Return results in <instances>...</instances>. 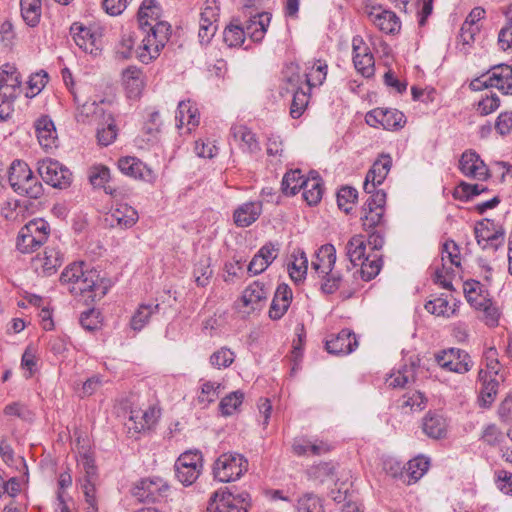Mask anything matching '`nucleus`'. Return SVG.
<instances>
[{
	"instance_id": "f257e3e1",
	"label": "nucleus",
	"mask_w": 512,
	"mask_h": 512,
	"mask_svg": "<svg viewBox=\"0 0 512 512\" xmlns=\"http://www.w3.org/2000/svg\"><path fill=\"white\" fill-rule=\"evenodd\" d=\"M60 282L68 286L72 295L83 296L88 293V298L92 300L97 296H104L108 289L100 277V272L84 261H76L66 266L60 275Z\"/></svg>"
},
{
	"instance_id": "f03ea898",
	"label": "nucleus",
	"mask_w": 512,
	"mask_h": 512,
	"mask_svg": "<svg viewBox=\"0 0 512 512\" xmlns=\"http://www.w3.org/2000/svg\"><path fill=\"white\" fill-rule=\"evenodd\" d=\"M138 24L145 34L137 58L142 64H149L160 55L157 33L160 27V7L157 0H143L137 14Z\"/></svg>"
},
{
	"instance_id": "7ed1b4c3",
	"label": "nucleus",
	"mask_w": 512,
	"mask_h": 512,
	"mask_svg": "<svg viewBox=\"0 0 512 512\" xmlns=\"http://www.w3.org/2000/svg\"><path fill=\"white\" fill-rule=\"evenodd\" d=\"M9 184L18 195L30 199H39L43 193V185L34 175L28 164L22 160H14L9 168Z\"/></svg>"
},
{
	"instance_id": "20e7f679",
	"label": "nucleus",
	"mask_w": 512,
	"mask_h": 512,
	"mask_svg": "<svg viewBox=\"0 0 512 512\" xmlns=\"http://www.w3.org/2000/svg\"><path fill=\"white\" fill-rule=\"evenodd\" d=\"M249 462L238 452H225L219 455L213 463L214 480L229 483L240 479L247 471Z\"/></svg>"
},
{
	"instance_id": "39448f33",
	"label": "nucleus",
	"mask_w": 512,
	"mask_h": 512,
	"mask_svg": "<svg viewBox=\"0 0 512 512\" xmlns=\"http://www.w3.org/2000/svg\"><path fill=\"white\" fill-rule=\"evenodd\" d=\"M49 233L50 225L46 220L33 219L20 229L16 247L21 253H32L47 241Z\"/></svg>"
},
{
	"instance_id": "423d86ee",
	"label": "nucleus",
	"mask_w": 512,
	"mask_h": 512,
	"mask_svg": "<svg viewBox=\"0 0 512 512\" xmlns=\"http://www.w3.org/2000/svg\"><path fill=\"white\" fill-rule=\"evenodd\" d=\"M251 497L246 491L232 493L227 487L215 491L207 505L208 512H248Z\"/></svg>"
},
{
	"instance_id": "0eeeda50",
	"label": "nucleus",
	"mask_w": 512,
	"mask_h": 512,
	"mask_svg": "<svg viewBox=\"0 0 512 512\" xmlns=\"http://www.w3.org/2000/svg\"><path fill=\"white\" fill-rule=\"evenodd\" d=\"M203 465L204 458L201 451H185L177 458L174 464L175 476L184 486H190L201 475Z\"/></svg>"
},
{
	"instance_id": "6e6552de",
	"label": "nucleus",
	"mask_w": 512,
	"mask_h": 512,
	"mask_svg": "<svg viewBox=\"0 0 512 512\" xmlns=\"http://www.w3.org/2000/svg\"><path fill=\"white\" fill-rule=\"evenodd\" d=\"M369 197L362 207L360 220L365 231H370L376 228L386 227L384 219L385 205H386V192L379 190L378 192L368 193Z\"/></svg>"
},
{
	"instance_id": "1a4fd4ad",
	"label": "nucleus",
	"mask_w": 512,
	"mask_h": 512,
	"mask_svg": "<svg viewBox=\"0 0 512 512\" xmlns=\"http://www.w3.org/2000/svg\"><path fill=\"white\" fill-rule=\"evenodd\" d=\"M303 79L299 73H293L285 79V86L281 88L280 94L292 93L289 114L293 119L300 118L308 107L310 93L303 89Z\"/></svg>"
},
{
	"instance_id": "9d476101",
	"label": "nucleus",
	"mask_w": 512,
	"mask_h": 512,
	"mask_svg": "<svg viewBox=\"0 0 512 512\" xmlns=\"http://www.w3.org/2000/svg\"><path fill=\"white\" fill-rule=\"evenodd\" d=\"M474 234L477 244L483 250L497 251L504 244V228L496 225L494 220L484 218L478 221L474 227Z\"/></svg>"
},
{
	"instance_id": "9b49d317",
	"label": "nucleus",
	"mask_w": 512,
	"mask_h": 512,
	"mask_svg": "<svg viewBox=\"0 0 512 512\" xmlns=\"http://www.w3.org/2000/svg\"><path fill=\"white\" fill-rule=\"evenodd\" d=\"M38 172L42 180L53 188L65 189L72 183V172L51 158L39 162Z\"/></svg>"
},
{
	"instance_id": "f8f14e48",
	"label": "nucleus",
	"mask_w": 512,
	"mask_h": 512,
	"mask_svg": "<svg viewBox=\"0 0 512 512\" xmlns=\"http://www.w3.org/2000/svg\"><path fill=\"white\" fill-rule=\"evenodd\" d=\"M435 360L441 368L457 374L469 372L474 365L467 351L454 347L438 352L435 355Z\"/></svg>"
},
{
	"instance_id": "ddd939ff",
	"label": "nucleus",
	"mask_w": 512,
	"mask_h": 512,
	"mask_svg": "<svg viewBox=\"0 0 512 512\" xmlns=\"http://www.w3.org/2000/svg\"><path fill=\"white\" fill-rule=\"evenodd\" d=\"M71 32L76 45L85 53L96 57L102 51V33L98 27H86L81 23H73Z\"/></svg>"
},
{
	"instance_id": "4468645a",
	"label": "nucleus",
	"mask_w": 512,
	"mask_h": 512,
	"mask_svg": "<svg viewBox=\"0 0 512 512\" xmlns=\"http://www.w3.org/2000/svg\"><path fill=\"white\" fill-rule=\"evenodd\" d=\"M392 164L393 160L389 153L379 154L366 173L363 184L365 193H374L380 190L377 189V187L380 186L387 178L392 168Z\"/></svg>"
},
{
	"instance_id": "2eb2a0df",
	"label": "nucleus",
	"mask_w": 512,
	"mask_h": 512,
	"mask_svg": "<svg viewBox=\"0 0 512 512\" xmlns=\"http://www.w3.org/2000/svg\"><path fill=\"white\" fill-rule=\"evenodd\" d=\"M366 123L372 127L381 125L385 130H399L405 122V115L397 110L390 108H375L369 111L365 116Z\"/></svg>"
},
{
	"instance_id": "dca6fc26",
	"label": "nucleus",
	"mask_w": 512,
	"mask_h": 512,
	"mask_svg": "<svg viewBox=\"0 0 512 512\" xmlns=\"http://www.w3.org/2000/svg\"><path fill=\"white\" fill-rule=\"evenodd\" d=\"M245 18L243 24L245 34L253 42H261L267 32V28L271 21V14L268 12H255L249 6H245L242 11Z\"/></svg>"
},
{
	"instance_id": "f3484780",
	"label": "nucleus",
	"mask_w": 512,
	"mask_h": 512,
	"mask_svg": "<svg viewBox=\"0 0 512 512\" xmlns=\"http://www.w3.org/2000/svg\"><path fill=\"white\" fill-rule=\"evenodd\" d=\"M460 172L468 178L486 181L491 177L490 170L480 155L474 150H466L459 160Z\"/></svg>"
},
{
	"instance_id": "a211bd4d",
	"label": "nucleus",
	"mask_w": 512,
	"mask_h": 512,
	"mask_svg": "<svg viewBox=\"0 0 512 512\" xmlns=\"http://www.w3.org/2000/svg\"><path fill=\"white\" fill-rule=\"evenodd\" d=\"M419 366L420 359L418 356L404 359V362L397 369H393L389 378L386 379L389 387L405 388L408 384L414 383Z\"/></svg>"
},
{
	"instance_id": "6ab92c4d",
	"label": "nucleus",
	"mask_w": 512,
	"mask_h": 512,
	"mask_svg": "<svg viewBox=\"0 0 512 512\" xmlns=\"http://www.w3.org/2000/svg\"><path fill=\"white\" fill-rule=\"evenodd\" d=\"M61 74L66 87L73 94L74 102L77 104V112L75 114L76 120L82 123L91 121V119L102 109L99 107L96 101H85L84 103L80 104L79 99L74 92L75 81L73 73L67 66H65L62 69Z\"/></svg>"
},
{
	"instance_id": "aec40b11",
	"label": "nucleus",
	"mask_w": 512,
	"mask_h": 512,
	"mask_svg": "<svg viewBox=\"0 0 512 512\" xmlns=\"http://www.w3.org/2000/svg\"><path fill=\"white\" fill-rule=\"evenodd\" d=\"M358 346V341L353 331L342 329L337 334H331L325 341V349L329 354L347 355L353 352Z\"/></svg>"
},
{
	"instance_id": "412c9836",
	"label": "nucleus",
	"mask_w": 512,
	"mask_h": 512,
	"mask_svg": "<svg viewBox=\"0 0 512 512\" xmlns=\"http://www.w3.org/2000/svg\"><path fill=\"white\" fill-rule=\"evenodd\" d=\"M449 423L438 411H428L421 420L422 432L430 439H444L448 433Z\"/></svg>"
},
{
	"instance_id": "4be33fe9",
	"label": "nucleus",
	"mask_w": 512,
	"mask_h": 512,
	"mask_svg": "<svg viewBox=\"0 0 512 512\" xmlns=\"http://www.w3.org/2000/svg\"><path fill=\"white\" fill-rule=\"evenodd\" d=\"M63 254L55 247H47L43 256L33 259L32 265L38 275L48 277L56 273L63 263Z\"/></svg>"
},
{
	"instance_id": "5701e85b",
	"label": "nucleus",
	"mask_w": 512,
	"mask_h": 512,
	"mask_svg": "<svg viewBox=\"0 0 512 512\" xmlns=\"http://www.w3.org/2000/svg\"><path fill=\"white\" fill-rule=\"evenodd\" d=\"M219 16V8L210 5L208 2L200 13V27L198 32L201 44H208L217 31V19Z\"/></svg>"
},
{
	"instance_id": "b1692460",
	"label": "nucleus",
	"mask_w": 512,
	"mask_h": 512,
	"mask_svg": "<svg viewBox=\"0 0 512 512\" xmlns=\"http://www.w3.org/2000/svg\"><path fill=\"white\" fill-rule=\"evenodd\" d=\"M293 299L292 289L286 283L278 284L270 308L269 318L271 320H280L288 311Z\"/></svg>"
},
{
	"instance_id": "393cba45",
	"label": "nucleus",
	"mask_w": 512,
	"mask_h": 512,
	"mask_svg": "<svg viewBox=\"0 0 512 512\" xmlns=\"http://www.w3.org/2000/svg\"><path fill=\"white\" fill-rule=\"evenodd\" d=\"M160 415V408L152 406L146 411L133 410L131 411L129 421L126 423L129 430L135 432H142L150 430L155 427Z\"/></svg>"
},
{
	"instance_id": "a878e982",
	"label": "nucleus",
	"mask_w": 512,
	"mask_h": 512,
	"mask_svg": "<svg viewBox=\"0 0 512 512\" xmlns=\"http://www.w3.org/2000/svg\"><path fill=\"white\" fill-rule=\"evenodd\" d=\"M478 380L481 382V388L478 395V404L481 408H490L498 393L499 381L496 377L489 376L487 371L480 369Z\"/></svg>"
},
{
	"instance_id": "bb28decb",
	"label": "nucleus",
	"mask_w": 512,
	"mask_h": 512,
	"mask_svg": "<svg viewBox=\"0 0 512 512\" xmlns=\"http://www.w3.org/2000/svg\"><path fill=\"white\" fill-rule=\"evenodd\" d=\"M138 218V212L132 206L119 204L111 211L110 215L105 218V221L108 222L111 227L128 229L136 224Z\"/></svg>"
},
{
	"instance_id": "cd10ccee",
	"label": "nucleus",
	"mask_w": 512,
	"mask_h": 512,
	"mask_svg": "<svg viewBox=\"0 0 512 512\" xmlns=\"http://www.w3.org/2000/svg\"><path fill=\"white\" fill-rule=\"evenodd\" d=\"M262 202L249 201L238 206L233 212V221L237 227L252 225L262 214Z\"/></svg>"
},
{
	"instance_id": "c85d7f7f",
	"label": "nucleus",
	"mask_w": 512,
	"mask_h": 512,
	"mask_svg": "<svg viewBox=\"0 0 512 512\" xmlns=\"http://www.w3.org/2000/svg\"><path fill=\"white\" fill-rule=\"evenodd\" d=\"M301 184L303 199L309 206H316L322 199L324 193V182L319 173L315 170L309 172L308 177Z\"/></svg>"
},
{
	"instance_id": "c756f323",
	"label": "nucleus",
	"mask_w": 512,
	"mask_h": 512,
	"mask_svg": "<svg viewBox=\"0 0 512 512\" xmlns=\"http://www.w3.org/2000/svg\"><path fill=\"white\" fill-rule=\"evenodd\" d=\"M373 37L367 36L364 39L361 35H356L352 39V64H375L373 52Z\"/></svg>"
},
{
	"instance_id": "7c9ffc66",
	"label": "nucleus",
	"mask_w": 512,
	"mask_h": 512,
	"mask_svg": "<svg viewBox=\"0 0 512 512\" xmlns=\"http://www.w3.org/2000/svg\"><path fill=\"white\" fill-rule=\"evenodd\" d=\"M118 168L124 174L132 178L152 181V170L136 157L126 156L118 160Z\"/></svg>"
},
{
	"instance_id": "2f4dec72",
	"label": "nucleus",
	"mask_w": 512,
	"mask_h": 512,
	"mask_svg": "<svg viewBox=\"0 0 512 512\" xmlns=\"http://www.w3.org/2000/svg\"><path fill=\"white\" fill-rule=\"evenodd\" d=\"M123 85L126 95L130 99H137L144 89L143 72L137 66H127L122 72Z\"/></svg>"
},
{
	"instance_id": "473e14b6",
	"label": "nucleus",
	"mask_w": 512,
	"mask_h": 512,
	"mask_svg": "<svg viewBox=\"0 0 512 512\" xmlns=\"http://www.w3.org/2000/svg\"><path fill=\"white\" fill-rule=\"evenodd\" d=\"M230 134L236 142H240L243 150L249 153H258L261 150L256 134L246 125L233 124L230 128Z\"/></svg>"
},
{
	"instance_id": "72a5a7b5",
	"label": "nucleus",
	"mask_w": 512,
	"mask_h": 512,
	"mask_svg": "<svg viewBox=\"0 0 512 512\" xmlns=\"http://www.w3.org/2000/svg\"><path fill=\"white\" fill-rule=\"evenodd\" d=\"M336 263V249L332 244L322 245L311 262V268L316 274L329 273Z\"/></svg>"
},
{
	"instance_id": "f704fd0d",
	"label": "nucleus",
	"mask_w": 512,
	"mask_h": 512,
	"mask_svg": "<svg viewBox=\"0 0 512 512\" xmlns=\"http://www.w3.org/2000/svg\"><path fill=\"white\" fill-rule=\"evenodd\" d=\"M34 127L39 144L45 149L52 148L55 145L57 133L51 118L42 115L35 121Z\"/></svg>"
},
{
	"instance_id": "c9c22d12",
	"label": "nucleus",
	"mask_w": 512,
	"mask_h": 512,
	"mask_svg": "<svg viewBox=\"0 0 512 512\" xmlns=\"http://www.w3.org/2000/svg\"><path fill=\"white\" fill-rule=\"evenodd\" d=\"M267 289L265 284L260 281H254L243 291L240 302L243 307H249L252 311L258 309L261 302L267 299Z\"/></svg>"
},
{
	"instance_id": "e433bc0d",
	"label": "nucleus",
	"mask_w": 512,
	"mask_h": 512,
	"mask_svg": "<svg viewBox=\"0 0 512 512\" xmlns=\"http://www.w3.org/2000/svg\"><path fill=\"white\" fill-rule=\"evenodd\" d=\"M139 502L155 503L160 496V485L152 479L140 480L131 490Z\"/></svg>"
},
{
	"instance_id": "4c0bfd02",
	"label": "nucleus",
	"mask_w": 512,
	"mask_h": 512,
	"mask_svg": "<svg viewBox=\"0 0 512 512\" xmlns=\"http://www.w3.org/2000/svg\"><path fill=\"white\" fill-rule=\"evenodd\" d=\"M430 459L424 455H418L409 460L406 464L407 480L405 485L417 483L428 471Z\"/></svg>"
},
{
	"instance_id": "58836bf2",
	"label": "nucleus",
	"mask_w": 512,
	"mask_h": 512,
	"mask_svg": "<svg viewBox=\"0 0 512 512\" xmlns=\"http://www.w3.org/2000/svg\"><path fill=\"white\" fill-rule=\"evenodd\" d=\"M361 266L357 273H360L363 281H370L374 279L381 271L383 266V257L380 253H369L359 263Z\"/></svg>"
},
{
	"instance_id": "ea45409f",
	"label": "nucleus",
	"mask_w": 512,
	"mask_h": 512,
	"mask_svg": "<svg viewBox=\"0 0 512 512\" xmlns=\"http://www.w3.org/2000/svg\"><path fill=\"white\" fill-rule=\"evenodd\" d=\"M491 86L502 91L504 94L512 95V66H491Z\"/></svg>"
},
{
	"instance_id": "a19ab883",
	"label": "nucleus",
	"mask_w": 512,
	"mask_h": 512,
	"mask_svg": "<svg viewBox=\"0 0 512 512\" xmlns=\"http://www.w3.org/2000/svg\"><path fill=\"white\" fill-rule=\"evenodd\" d=\"M164 28L165 38L167 40L166 44L162 43V49H165V58L170 60L169 54L172 52L171 47L177 46L178 49H181L183 46V42L185 40V32L181 26H176L174 29L171 24L168 22L162 21V29Z\"/></svg>"
},
{
	"instance_id": "79ce46f5",
	"label": "nucleus",
	"mask_w": 512,
	"mask_h": 512,
	"mask_svg": "<svg viewBox=\"0 0 512 512\" xmlns=\"http://www.w3.org/2000/svg\"><path fill=\"white\" fill-rule=\"evenodd\" d=\"M88 178L93 187H103L107 194L115 196L117 189L111 185H106L110 179V170L108 167L99 165L89 169Z\"/></svg>"
},
{
	"instance_id": "37998d69",
	"label": "nucleus",
	"mask_w": 512,
	"mask_h": 512,
	"mask_svg": "<svg viewBox=\"0 0 512 512\" xmlns=\"http://www.w3.org/2000/svg\"><path fill=\"white\" fill-rule=\"evenodd\" d=\"M346 255L353 266L359 263L366 255V240L361 234L352 236L346 244Z\"/></svg>"
},
{
	"instance_id": "c03bdc74",
	"label": "nucleus",
	"mask_w": 512,
	"mask_h": 512,
	"mask_svg": "<svg viewBox=\"0 0 512 512\" xmlns=\"http://www.w3.org/2000/svg\"><path fill=\"white\" fill-rule=\"evenodd\" d=\"M370 18L379 30L386 34H393L400 29V22L395 13L391 11H382L371 13Z\"/></svg>"
},
{
	"instance_id": "a18cd8bd",
	"label": "nucleus",
	"mask_w": 512,
	"mask_h": 512,
	"mask_svg": "<svg viewBox=\"0 0 512 512\" xmlns=\"http://www.w3.org/2000/svg\"><path fill=\"white\" fill-rule=\"evenodd\" d=\"M246 38L245 29L239 19H232L223 32V40L228 47H240Z\"/></svg>"
},
{
	"instance_id": "49530a36",
	"label": "nucleus",
	"mask_w": 512,
	"mask_h": 512,
	"mask_svg": "<svg viewBox=\"0 0 512 512\" xmlns=\"http://www.w3.org/2000/svg\"><path fill=\"white\" fill-rule=\"evenodd\" d=\"M21 16L25 23L30 27L39 24L42 14L41 0H20Z\"/></svg>"
},
{
	"instance_id": "de8ad7c7",
	"label": "nucleus",
	"mask_w": 512,
	"mask_h": 512,
	"mask_svg": "<svg viewBox=\"0 0 512 512\" xmlns=\"http://www.w3.org/2000/svg\"><path fill=\"white\" fill-rule=\"evenodd\" d=\"M305 177L300 169H291L287 171L281 182V190L286 196L296 195L302 188V181H305Z\"/></svg>"
},
{
	"instance_id": "09e8293b",
	"label": "nucleus",
	"mask_w": 512,
	"mask_h": 512,
	"mask_svg": "<svg viewBox=\"0 0 512 512\" xmlns=\"http://www.w3.org/2000/svg\"><path fill=\"white\" fill-rule=\"evenodd\" d=\"M103 126L97 129L98 143L102 146L112 144L118 134V128L112 114L103 115Z\"/></svg>"
},
{
	"instance_id": "8fccbe9b",
	"label": "nucleus",
	"mask_w": 512,
	"mask_h": 512,
	"mask_svg": "<svg viewBox=\"0 0 512 512\" xmlns=\"http://www.w3.org/2000/svg\"><path fill=\"white\" fill-rule=\"evenodd\" d=\"M487 186L482 184H470L465 181H461L454 189L452 195L456 200L467 202L475 196L482 193L488 192Z\"/></svg>"
},
{
	"instance_id": "3c124183",
	"label": "nucleus",
	"mask_w": 512,
	"mask_h": 512,
	"mask_svg": "<svg viewBox=\"0 0 512 512\" xmlns=\"http://www.w3.org/2000/svg\"><path fill=\"white\" fill-rule=\"evenodd\" d=\"M212 275H213V270L211 269V259L206 256L201 257L194 264V268H193V276H194L197 286H199V287L207 286L210 282Z\"/></svg>"
},
{
	"instance_id": "603ef678",
	"label": "nucleus",
	"mask_w": 512,
	"mask_h": 512,
	"mask_svg": "<svg viewBox=\"0 0 512 512\" xmlns=\"http://www.w3.org/2000/svg\"><path fill=\"white\" fill-rule=\"evenodd\" d=\"M306 340V330L303 324L296 327V339L293 340L292 351H291V360L294 365L292 367V371H295L299 368L302 358H303V350Z\"/></svg>"
},
{
	"instance_id": "864d4df0",
	"label": "nucleus",
	"mask_w": 512,
	"mask_h": 512,
	"mask_svg": "<svg viewBox=\"0 0 512 512\" xmlns=\"http://www.w3.org/2000/svg\"><path fill=\"white\" fill-rule=\"evenodd\" d=\"M358 199V191L352 186H342L337 192L338 208L349 214Z\"/></svg>"
},
{
	"instance_id": "5fc2aeb1",
	"label": "nucleus",
	"mask_w": 512,
	"mask_h": 512,
	"mask_svg": "<svg viewBox=\"0 0 512 512\" xmlns=\"http://www.w3.org/2000/svg\"><path fill=\"white\" fill-rule=\"evenodd\" d=\"M159 304H141L130 320V326L134 331H140L148 322L151 315L158 309Z\"/></svg>"
},
{
	"instance_id": "6e6d98bb",
	"label": "nucleus",
	"mask_w": 512,
	"mask_h": 512,
	"mask_svg": "<svg viewBox=\"0 0 512 512\" xmlns=\"http://www.w3.org/2000/svg\"><path fill=\"white\" fill-rule=\"evenodd\" d=\"M78 464L84 471V476L79 480L82 482H97L98 481V469L95 464L94 456L91 452L81 453L78 459Z\"/></svg>"
},
{
	"instance_id": "4d7b16f0",
	"label": "nucleus",
	"mask_w": 512,
	"mask_h": 512,
	"mask_svg": "<svg viewBox=\"0 0 512 512\" xmlns=\"http://www.w3.org/2000/svg\"><path fill=\"white\" fill-rule=\"evenodd\" d=\"M321 279L320 290L325 295L334 294L336 291L340 292L342 287L343 276L333 270L329 273L317 274Z\"/></svg>"
},
{
	"instance_id": "13d9d810",
	"label": "nucleus",
	"mask_w": 512,
	"mask_h": 512,
	"mask_svg": "<svg viewBox=\"0 0 512 512\" xmlns=\"http://www.w3.org/2000/svg\"><path fill=\"white\" fill-rule=\"evenodd\" d=\"M298 253L299 256L293 255L294 261L288 265L289 276L295 283H299L305 278L308 269V260L304 251Z\"/></svg>"
},
{
	"instance_id": "bf43d9fd",
	"label": "nucleus",
	"mask_w": 512,
	"mask_h": 512,
	"mask_svg": "<svg viewBox=\"0 0 512 512\" xmlns=\"http://www.w3.org/2000/svg\"><path fill=\"white\" fill-rule=\"evenodd\" d=\"M244 393L240 390L233 391L223 397L219 403V411L224 416L232 415L233 412L242 404Z\"/></svg>"
},
{
	"instance_id": "052dcab7",
	"label": "nucleus",
	"mask_w": 512,
	"mask_h": 512,
	"mask_svg": "<svg viewBox=\"0 0 512 512\" xmlns=\"http://www.w3.org/2000/svg\"><path fill=\"white\" fill-rule=\"evenodd\" d=\"M480 27H471L462 24L460 28V33L458 37V45L460 46V51L464 54H468L470 52V48L475 42L476 36L480 33Z\"/></svg>"
},
{
	"instance_id": "680f3d73",
	"label": "nucleus",
	"mask_w": 512,
	"mask_h": 512,
	"mask_svg": "<svg viewBox=\"0 0 512 512\" xmlns=\"http://www.w3.org/2000/svg\"><path fill=\"white\" fill-rule=\"evenodd\" d=\"M297 512H324L323 500L315 494H305L297 501Z\"/></svg>"
},
{
	"instance_id": "e2e57ef3",
	"label": "nucleus",
	"mask_w": 512,
	"mask_h": 512,
	"mask_svg": "<svg viewBox=\"0 0 512 512\" xmlns=\"http://www.w3.org/2000/svg\"><path fill=\"white\" fill-rule=\"evenodd\" d=\"M49 81V75L46 71L40 70L39 72L30 75L27 82L28 89L26 97L33 98L38 95L46 86Z\"/></svg>"
},
{
	"instance_id": "0e129e2a",
	"label": "nucleus",
	"mask_w": 512,
	"mask_h": 512,
	"mask_svg": "<svg viewBox=\"0 0 512 512\" xmlns=\"http://www.w3.org/2000/svg\"><path fill=\"white\" fill-rule=\"evenodd\" d=\"M383 470L393 479L399 480L405 484V480H407V472L406 465H403L402 462L395 458L389 457L383 460Z\"/></svg>"
},
{
	"instance_id": "69168bd1",
	"label": "nucleus",
	"mask_w": 512,
	"mask_h": 512,
	"mask_svg": "<svg viewBox=\"0 0 512 512\" xmlns=\"http://www.w3.org/2000/svg\"><path fill=\"white\" fill-rule=\"evenodd\" d=\"M221 384L212 381H206L201 386V392L198 395V402L208 406L219 398Z\"/></svg>"
},
{
	"instance_id": "338daca9",
	"label": "nucleus",
	"mask_w": 512,
	"mask_h": 512,
	"mask_svg": "<svg viewBox=\"0 0 512 512\" xmlns=\"http://www.w3.org/2000/svg\"><path fill=\"white\" fill-rule=\"evenodd\" d=\"M235 359V354L227 347H221L210 356V364L217 368L229 367Z\"/></svg>"
},
{
	"instance_id": "774afa93",
	"label": "nucleus",
	"mask_w": 512,
	"mask_h": 512,
	"mask_svg": "<svg viewBox=\"0 0 512 512\" xmlns=\"http://www.w3.org/2000/svg\"><path fill=\"white\" fill-rule=\"evenodd\" d=\"M483 312L482 321L488 326V327H497L499 325V319L501 316V312L496 305L495 302H493L492 299L489 301H485L482 308L479 310Z\"/></svg>"
}]
</instances>
